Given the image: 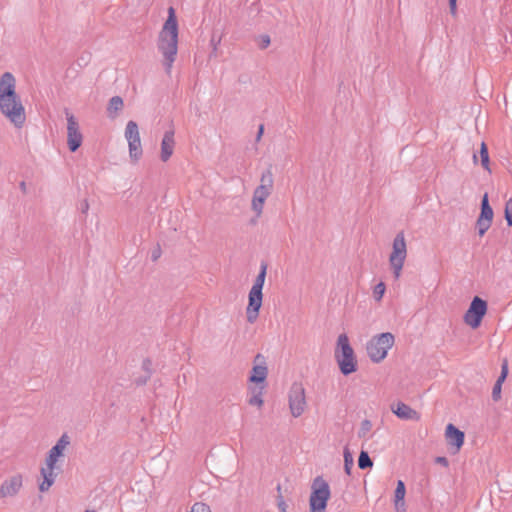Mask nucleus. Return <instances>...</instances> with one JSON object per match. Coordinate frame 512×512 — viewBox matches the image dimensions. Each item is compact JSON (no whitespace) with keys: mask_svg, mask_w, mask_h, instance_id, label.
Listing matches in <instances>:
<instances>
[{"mask_svg":"<svg viewBox=\"0 0 512 512\" xmlns=\"http://www.w3.org/2000/svg\"><path fill=\"white\" fill-rule=\"evenodd\" d=\"M0 112L17 128H22L26 122L25 107L16 92V79L10 72L0 77Z\"/></svg>","mask_w":512,"mask_h":512,"instance_id":"1","label":"nucleus"},{"mask_svg":"<svg viewBox=\"0 0 512 512\" xmlns=\"http://www.w3.org/2000/svg\"><path fill=\"white\" fill-rule=\"evenodd\" d=\"M178 21L173 7L168 8V17L158 36V49L164 57L167 73H171L173 63L178 53Z\"/></svg>","mask_w":512,"mask_h":512,"instance_id":"2","label":"nucleus"},{"mask_svg":"<svg viewBox=\"0 0 512 512\" xmlns=\"http://www.w3.org/2000/svg\"><path fill=\"white\" fill-rule=\"evenodd\" d=\"M334 357L342 374L349 375L357 370V359L349 338L346 334H340L337 338Z\"/></svg>","mask_w":512,"mask_h":512,"instance_id":"3","label":"nucleus"},{"mask_svg":"<svg viewBox=\"0 0 512 512\" xmlns=\"http://www.w3.org/2000/svg\"><path fill=\"white\" fill-rule=\"evenodd\" d=\"M266 278V267L263 266L257 275L248 294V304L246 307V319L253 324L259 317L260 309L263 303V286Z\"/></svg>","mask_w":512,"mask_h":512,"instance_id":"4","label":"nucleus"},{"mask_svg":"<svg viewBox=\"0 0 512 512\" xmlns=\"http://www.w3.org/2000/svg\"><path fill=\"white\" fill-rule=\"evenodd\" d=\"M394 344L395 337L392 333H380L367 342L366 351L372 362L380 363L387 357Z\"/></svg>","mask_w":512,"mask_h":512,"instance_id":"5","label":"nucleus"},{"mask_svg":"<svg viewBox=\"0 0 512 512\" xmlns=\"http://www.w3.org/2000/svg\"><path fill=\"white\" fill-rule=\"evenodd\" d=\"M407 258V244L403 232L398 233L393 239L392 250L389 255V265L394 279L397 281L401 277L402 269Z\"/></svg>","mask_w":512,"mask_h":512,"instance_id":"6","label":"nucleus"},{"mask_svg":"<svg viewBox=\"0 0 512 512\" xmlns=\"http://www.w3.org/2000/svg\"><path fill=\"white\" fill-rule=\"evenodd\" d=\"M331 492L328 483L321 477L314 479L309 499L311 512H325Z\"/></svg>","mask_w":512,"mask_h":512,"instance_id":"7","label":"nucleus"},{"mask_svg":"<svg viewBox=\"0 0 512 512\" xmlns=\"http://www.w3.org/2000/svg\"><path fill=\"white\" fill-rule=\"evenodd\" d=\"M61 457L49 451L44 464L40 468L41 481L39 482V490L47 492L55 482L57 470H59L58 462Z\"/></svg>","mask_w":512,"mask_h":512,"instance_id":"8","label":"nucleus"},{"mask_svg":"<svg viewBox=\"0 0 512 512\" xmlns=\"http://www.w3.org/2000/svg\"><path fill=\"white\" fill-rule=\"evenodd\" d=\"M124 137L128 143L130 161L135 164L143 155L139 127L135 121L127 122Z\"/></svg>","mask_w":512,"mask_h":512,"instance_id":"9","label":"nucleus"},{"mask_svg":"<svg viewBox=\"0 0 512 512\" xmlns=\"http://www.w3.org/2000/svg\"><path fill=\"white\" fill-rule=\"evenodd\" d=\"M272 187L273 177L270 172H267L261 176L260 184L256 187L253 193L251 206L257 216L262 214L265 201L271 194Z\"/></svg>","mask_w":512,"mask_h":512,"instance_id":"10","label":"nucleus"},{"mask_svg":"<svg viewBox=\"0 0 512 512\" xmlns=\"http://www.w3.org/2000/svg\"><path fill=\"white\" fill-rule=\"evenodd\" d=\"M289 410L293 417L298 418L307 408L305 388L301 383H293L288 392Z\"/></svg>","mask_w":512,"mask_h":512,"instance_id":"11","label":"nucleus"},{"mask_svg":"<svg viewBox=\"0 0 512 512\" xmlns=\"http://www.w3.org/2000/svg\"><path fill=\"white\" fill-rule=\"evenodd\" d=\"M487 312V303L480 297L473 298L468 310L464 315V322L471 328L476 329L480 326L483 317Z\"/></svg>","mask_w":512,"mask_h":512,"instance_id":"12","label":"nucleus"},{"mask_svg":"<svg viewBox=\"0 0 512 512\" xmlns=\"http://www.w3.org/2000/svg\"><path fill=\"white\" fill-rule=\"evenodd\" d=\"M268 376V366L263 355L257 354L253 360V367L248 378V386H258L266 388V379Z\"/></svg>","mask_w":512,"mask_h":512,"instance_id":"13","label":"nucleus"},{"mask_svg":"<svg viewBox=\"0 0 512 512\" xmlns=\"http://www.w3.org/2000/svg\"><path fill=\"white\" fill-rule=\"evenodd\" d=\"M66 119L68 147L71 152H75L82 145L83 136L80 131L79 123L75 116L67 112Z\"/></svg>","mask_w":512,"mask_h":512,"instance_id":"14","label":"nucleus"},{"mask_svg":"<svg viewBox=\"0 0 512 512\" xmlns=\"http://www.w3.org/2000/svg\"><path fill=\"white\" fill-rule=\"evenodd\" d=\"M493 216L494 213L493 209L489 205L488 194L485 193L481 201V212L476 222L478 234L480 237L484 236V234L490 228L493 221Z\"/></svg>","mask_w":512,"mask_h":512,"instance_id":"15","label":"nucleus"},{"mask_svg":"<svg viewBox=\"0 0 512 512\" xmlns=\"http://www.w3.org/2000/svg\"><path fill=\"white\" fill-rule=\"evenodd\" d=\"M445 439L448 445L453 449V453L456 454L461 450L464 444L465 435L453 424H448L445 429Z\"/></svg>","mask_w":512,"mask_h":512,"instance_id":"16","label":"nucleus"},{"mask_svg":"<svg viewBox=\"0 0 512 512\" xmlns=\"http://www.w3.org/2000/svg\"><path fill=\"white\" fill-rule=\"evenodd\" d=\"M175 149V132L168 130L164 133L160 144V159L167 162L174 153Z\"/></svg>","mask_w":512,"mask_h":512,"instance_id":"17","label":"nucleus"},{"mask_svg":"<svg viewBox=\"0 0 512 512\" xmlns=\"http://www.w3.org/2000/svg\"><path fill=\"white\" fill-rule=\"evenodd\" d=\"M391 411L402 420L419 421L421 419V414L418 411L403 402L393 404Z\"/></svg>","mask_w":512,"mask_h":512,"instance_id":"18","label":"nucleus"},{"mask_svg":"<svg viewBox=\"0 0 512 512\" xmlns=\"http://www.w3.org/2000/svg\"><path fill=\"white\" fill-rule=\"evenodd\" d=\"M23 486V476L21 474H15L6 479L2 484V490L6 497H12L18 494Z\"/></svg>","mask_w":512,"mask_h":512,"instance_id":"19","label":"nucleus"},{"mask_svg":"<svg viewBox=\"0 0 512 512\" xmlns=\"http://www.w3.org/2000/svg\"><path fill=\"white\" fill-rule=\"evenodd\" d=\"M265 388L248 386V404L261 409L264 405L263 394Z\"/></svg>","mask_w":512,"mask_h":512,"instance_id":"20","label":"nucleus"},{"mask_svg":"<svg viewBox=\"0 0 512 512\" xmlns=\"http://www.w3.org/2000/svg\"><path fill=\"white\" fill-rule=\"evenodd\" d=\"M508 375V361L505 359L502 362L501 366V375L498 378L497 382L495 383L492 391V396L494 400H499L501 397V387L503 382L505 381L506 377Z\"/></svg>","mask_w":512,"mask_h":512,"instance_id":"21","label":"nucleus"},{"mask_svg":"<svg viewBox=\"0 0 512 512\" xmlns=\"http://www.w3.org/2000/svg\"><path fill=\"white\" fill-rule=\"evenodd\" d=\"M70 443V437L67 434H63L49 451L62 458Z\"/></svg>","mask_w":512,"mask_h":512,"instance_id":"22","label":"nucleus"},{"mask_svg":"<svg viewBox=\"0 0 512 512\" xmlns=\"http://www.w3.org/2000/svg\"><path fill=\"white\" fill-rule=\"evenodd\" d=\"M405 494H406V489H405L404 482L402 480H399L397 482V486L395 489V500H394L397 510L404 507Z\"/></svg>","mask_w":512,"mask_h":512,"instance_id":"23","label":"nucleus"},{"mask_svg":"<svg viewBox=\"0 0 512 512\" xmlns=\"http://www.w3.org/2000/svg\"><path fill=\"white\" fill-rule=\"evenodd\" d=\"M123 108V100L119 96L112 97L108 105V113L111 117H115L117 112Z\"/></svg>","mask_w":512,"mask_h":512,"instance_id":"24","label":"nucleus"},{"mask_svg":"<svg viewBox=\"0 0 512 512\" xmlns=\"http://www.w3.org/2000/svg\"><path fill=\"white\" fill-rule=\"evenodd\" d=\"M479 154H480L481 164H482L483 168L485 170H487L489 173H491L490 158H489L488 148H487V145L485 144V142L481 143Z\"/></svg>","mask_w":512,"mask_h":512,"instance_id":"25","label":"nucleus"},{"mask_svg":"<svg viewBox=\"0 0 512 512\" xmlns=\"http://www.w3.org/2000/svg\"><path fill=\"white\" fill-rule=\"evenodd\" d=\"M358 465H359V468L360 469H366V468H370L372 467L373 465V462L372 460L370 459L369 455L367 452L365 451H362L359 455V459H358Z\"/></svg>","mask_w":512,"mask_h":512,"instance_id":"26","label":"nucleus"},{"mask_svg":"<svg viewBox=\"0 0 512 512\" xmlns=\"http://www.w3.org/2000/svg\"><path fill=\"white\" fill-rule=\"evenodd\" d=\"M386 291V286L383 282H379L373 290V297L377 302H380Z\"/></svg>","mask_w":512,"mask_h":512,"instance_id":"27","label":"nucleus"},{"mask_svg":"<svg viewBox=\"0 0 512 512\" xmlns=\"http://www.w3.org/2000/svg\"><path fill=\"white\" fill-rule=\"evenodd\" d=\"M504 215L508 226H512V197L505 203Z\"/></svg>","mask_w":512,"mask_h":512,"instance_id":"28","label":"nucleus"},{"mask_svg":"<svg viewBox=\"0 0 512 512\" xmlns=\"http://www.w3.org/2000/svg\"><path fill=\"white\" fill-rule=\"evenodd\" d=\"M344 458H345V470L348 474H350V467L353 464V459L348 452H345Z\"/></svg>","mask_w":512,"mask_h":512,"instance_id":"29","label":"nucleus"},{"mask_svg":"<svg viewBox=\"0 0 512 512\" xmlns=\"http://www.w3.org/2000/svg\"><path fill=\"white\" fill-rule=\"evenodd\" d=\"M278 507L281 510V512H287V505L283 498H280L278 501Z\"/></svg>","mask_w":512,"mask_h":512,"instance_id":"30","label":"nucleus"},{"mask_svg":"<svg viewBox=\"0 0 512 512\" xmlns=\"http://www.w3.org/2000/svg\"><path fill=\"white\" fill-rule=\"evenodd\" d=\"M270 44V38L268 36H264L262 38L261 47L266 48Z\"/></svg>","mask_w":512,"mask_h":512,"instance_id":"31","label":"nucleus"},{"mask_svg":"<svg viewBox=\"0 0 512 512\" xmlns=\"http://www.w3.org/2000/svg\"><path fill=\"white\" fill-rule=\"evenodd\" d=\"M436 462L443 466H448V460L445 457H438Z\"/></svg>","mask_w":512,"mask_h":512,"instance_id":"32","label":"nucleus"},{"mask_svg":"<svg viewBox=\"0 0 512 512\" xmlns=\"http://www.w3.org/2000/svg\"><path fill=\"white\" fill-rule=\"evenodd\" d=\"M449 5L451 12L454 14L456 12V0H449Z\"/></svg>","mask_w":512,"mask_h":512,"instance_id":"33","label":"nucleus"},{"mask_svg":"<svg viewBox=\"0 0 512 512\" xmlns=\"http://www.w3.org/2000/svg\"><path fill=\"white\" fill-rule=\"evenodd\" d=\"M263 132H264V126L260 125L258 135H257V140H259L262 137Z\"/></svg>","mask_w":512,"mask_h":512,"instance_id":"34","label":"nucleus"},{"mask_svg":"<svg viewBox=\"0 0 512 512\" xmlns=\"http://www.w3.org/2000/svg\"><path fill=\"white\" fill-rule=\"evenodd\" d=\"M473 161H474V163H477V155L476 154L473 155Z\"/></svg>","mask_w":512,"mask_h":512,"instance_id":"35","label":"nucleus"},{"mask_svg":"<svg viewBox=\"0 0 512 512\" xmlns=\"http://www.w3.org/2000/svg\"><path fill=\"white\" fill-rule=\"evenodd\" d=\"M85 512H96V511H94V510H86Z\"/></svg>","mask_w":512,"mask_h":512,"instance_id":"36","label":"nucleus"}]
</instances>
